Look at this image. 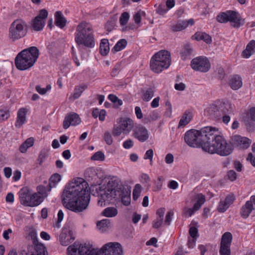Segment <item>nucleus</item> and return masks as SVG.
Wrapping results in <instances>:
<instances>
[{
  "label": "nucleus",
  "instance_id": "f257e3e1",
  "mask_svg": "<svg viewBox=\"0 0 255 255\" xmlns=\"http://www.w3.org/2000/svg\"><path fill=\"white\" fill-rule=\"evenodd\" d=\"M90 200L87 182L82 178L74 179L64 189L63 203L64 206L76 213L85 210Z\"/></svg>",
  "mask_w": 255,
  "mask_h": 255
},
{
  "label": "nucleus",
  "instance_id": "f03ea898",
  "mask_svg": "<svg viewBox=\"0 0 255 255\" xmlns=\"http://www.w3.org/2000/svg\"><path fill=\"white\" fill-rule=\"evenodd\" d=\"M96 190L100 197L98 202L100 206L105 205L106 201L110 202L113 199H120L126 206L130 204V190L117 177L110 178L106 184L99 185Z\"/></svg>",
  "mask_w": 255,
  "mask_h": 255
},
{
  "label": "nucleus",
  "instance_id": "7ed1b4c3",
  "mask_svg": "<svg viewBox=\"0 0 255 255\" xmlns=\"http://www.w3.org/2000/svg\"><path fill=\"white\" fill-rule=\"evenodd\" d=\"M75 40L78 45H83L88 48L95 46L92 25L86 21H82L76 27Z\"/></svg>",
  "mask_w": 255,
  "mask_h": 255
},
{
  "label": "nucleus",
  "instance_id": "20e7f679",
  "mask_svg": "<svg viewBox=\"0 0 255 255\" xmlns=\"http://www.w3.org/2000/svg\"><path fill=\"white\" fill-rule=\"evenodd\" d=\"M39 55L36 47L31 46L22 50L15 58V65L19 70H25L33 66Z\"/></svg>",
  "mask_w": 255,
  "mask_h": 255
},
{
  "label": "nucleus",
  "instance_id": "39448f33",
  "mask_svg": "<svg viewBox=\"0 0 255 255\" xmlns=\"http://www.w3.org/2000/svg\"><path fill=\"white\" fill-rule=\"evenodd\" d=\"M234 147L221 135L217 136L213 142L204 146L203 150L211 154L217 153L221 156H228L233 151Z\"/></svg>",
  "mask_w": 255,
  "mask_h": 255
},
{
  "label": "nucleus",
  "instance_id": "423d86ee",
  "mask_svg": "<svg viewBox=\"0 0 255 255\" xmlns=\"http://www.w3.org/2000/svg\"><path fill=\"white\" fill-rule=\"evenodd\" d=\"M171 64L170 53L166 50H161L155 53L150 60V68L159 73L168 68Z\"/></svg>",
  "mask_w": 255,
  "mask_h": 255
},
{
  "label": "nucleus",
  "instance_id": "0eeeda50",
  "mask_svg": "<svg viewBox=\"0 0 255 255\" xmlns=\"http://www.w3.org/2000/svg\"><path fill=\"white\" fill-rule=\"evenodd\" d=\"M18 194L21 204L24 206H37L43 201L41 196L26 186L21 188Z\"/></svg>",
  "mask_w": 255,
  "mask_h": 255
},
{
  "label": "nucleus",
  "instance_id": "6e6552de",
  "mask_svg": "<svg viewBox=\"0 0 255 255\" xmlns=\"http://www.w3.org/2000/svg\"><path fill=\"white\" fill-rule=\"evenodd\" d=\"M117 123V124L114 125L112 130V134L114 136H119L122 133L128 135L134 126L133 121L127 117L119 118Z\"/></svg>",
  "mask_w": 255,
  "mask_h": 255
},
{
  "label": "nucleus",
  "instance_id": "1a4fd4ad",
  "mask_svg": "<svg viewBox=\"0 0 255 255\" xmlns=\"http://www.w3.org/2000/svg\"><path fill=\"white\" fill-rule=\"evenodd\" d=\"M27 24L21 19L15 20L10 24L9 29V37L14 41L23 37L27 33Z\"/></svg>",
  "mask_w": 255,
  "mask_h": 255
},
{
  "label": "nucleus",
  "instance_id": "9d476101",
  "mask_svg": "<svg viewBox=\"0 0 255 255\" xmlns=\"http://www.w3.org/2000/svg\"><path fill=\"white\" fill-rule=\"evenodd\" d=\"M217 20L221 23H226L230 21L232 26L239 28L244 23L240 14L235 11L229 10L219 14L217 17Z\"/></svg>",
  "mask_w": 255,
  "mask_h": 255
},
{
  "label": "nucleus",
  "instance_id": "9b49d317",
  "mask_svg": "<svg viewBox=\"0 0 255 255\" xmlns=\"http://www.w3.org/2000/svg\"><path fill=\"white\" fill-rule=\"evenodd\" d=\"M184 140L187 144L192 147H202L203 144L199 130L192 129L184 134Z\"/></svg>",
  "mask_w": 255,
  "mask_h": 255
},
{
  "label": "nucleus",
  "instance_id": "f8f14e48",
  "mask_svg": "<svg viewBox=\"0 0 255 255\" xmlns=\"http://www.w3.org/2000/svg\"><path fill=\"white\" fill-rule=\"evenodd\" d=\"M201 134V138L203 140L202 149L203 150L204 146L205 145L210 144L217 136L216 132V129L211 127H205L199 130Z\"/></svg>",
  "mask_w": 255,
  "mask_h": 255
},
{
  "label": "nucleus",
  "instance_id": "ddd939ff",
  "mask_svg": "<svg viewBox=\"0 0 255 255\" xmlns=\"http://www.w3.org/2000/svg\"><path fill=\"white\" fill-rule=\"evenodd\" d=\"M191 66L195 71L207 72L209 70L211 65L210 61L206 57L199 56L192 60Z\"/></svg>",
  "mask_w": 255,
  "mask_h": 255
},
{
  "label": "nucleus",
  "instance_id": "4468645a",
  "mask_svg": "<svg viewBox=\"0 0 255 255\" xmlns=\"http://www.w3.org/2000/svg\"><path fill=\"white\" fill-rule=\"evenodd\" d=\"M103 255H123V251L121 245L117 242H110L105 244L101 248Z\"/></svg>",
  "mask_w": 255,
  "mask_h": 255
},
{
  "label": "nucleus",
  "instance_id": "2eb2a0df",
  "mask_svg": "<svg viewBox=\"0 0 255 255\" xmlns=\"http://www.w3.org/2000/svg\"><path fill=\"white\" fill-rule=\"evenodd\" d=\"M47 16L48 11L46 9L40 10L38 15L32 21V29L37 31L42 30L45 24V20Z\"/></svg>",
  "mask_w": 255,
  "mask_h": 255
},
{
  "label": "nucleus",
  "instance_id": "dca6fc26",
  "mask_svg": "<svg viewBox=\"0 0 255 255\" xmlns=\"http://www.w3.org/2000/svg\"><path fill=\"white\" fill-rule=\"evenodd\" d=\"M232 241V235L231 233L226 232L222 235L219 251L220 255H231Z\"/></svg>",
  "mask_w": 255,
  "mask_h": 255
},
{
  "label": "nucleus",
  "instance_id": "f3484780",
  "mask_svg": "<svg viewBox=\"0 0 255 255\" xmlns=\"http://www.w3.org/2000/svg\"><path fill=\"white\" fill-rule=\"evenodd\" d=\"M252 143V140L247 137L239 134L233 135L231 137V144L239 149H246Z\"/></svg>",
  "mask_w": 255,
  "mask_h": 255
},
{
  "label": "nucleus",
  "instance_id": "a211bd4d",
  "mask_svg": "<svg viewBox=\"0 0 255 255\" xmlns=\"http://www.w3.org/2000/svg\"><path fill=\"white\" fill-rule=\"evenodd\" d=\"M91 250L85 244H82L79 243H75L67 248L69 255H86Z\"/></svg>",
  "mask_w": 255,
  "mask_h": 255
},
{
  "label": "nucleus",
  "instance_id": "6ab92c4d",
  "mask_svg": "<svg viewBox=\"0 0 255 255\" xmlns=\"http://www.w3.org/2000/svg\"><path fill=\"white\" fill-rule=\"evenodd\" d=\"M132 135L141 142L146 141L149 137L147 129L141 125H137L134 126Z\"/></svg>",
  "mask_w": 255,
  "mask_h": 255
},
{
  "label": "nucleus",
  "instance_id": "aec40b11",
  "mask_svg": "<svg viewBox=\"0 0 255 255\" xmlns=\"http://www.w3.org/2000/svg\"><path fill=\"white\" fill-rule=\"evenodd\" d=\"M81 123V119L79 115L72 113L66 116L63 121V127L65 129L68 128L70 126H75Z\"/></svg>",
  "mask_w": 255,
  "mask_h": 255
},
{
  "label": "nucleus",
  "instance_id": "412c9836",
  "mask_svg": "<svg viewBox=\"0 0 255 255\" xmlns=\"http://www.w3.org/2000/svg\"><path fill=\"white\" fill-rule=\"evenodd\" d=\"M243 121L248 128H252L253 124L255 122V107L250 108L248 111L244 113Z\"/></svg>",
  "mask_w": 255,
  "mask_h": 255
},
{
  "label": "nucleus",
  "instance_id": "4be33fe9",
  "mask_svg": "<svg viewBox=\"0 0 255 255\" xmlns=\"http://www.w3.org/2000/svg\"><path fill=\"white\" fill-rule=\"evenodd\" d=\"M27 113V110L25 108H21L17 113L16 121L15 123V126L17 128H20L26 122V115Z\"/></svg>",
  "mask_w": 255,
  "mask_h": 255
},
{
  "label": "nucleus",
  "instance_id": "5701e85b",
  "mask_svg": "<svg viewBox=\"0 0 255 255\" xmlns=\"http://www.w3.org/2000/svg\"><path fill=\"white\" fill-rule=\"evenodd\" d=\"M255 52V40H252L247 45L246 49L242 53V57L249 58Z\"/></svg>",
  "mask_w": 255,
  "mask_h": 255
},
{
  "label": "nucleus",
  "instance_id": "b1692460",
  "mask_svg": "<svg viewBox=\"0 0 255 255\" xmlns=\"http://www.w3.org/2000/svg\"><path fill=\"white\" fill-rule=\"evenodd\" d=\"M88 88L86 84L76 86L74 88L73 93L69 97V100L74 101L80 97L83 91Z\"/></svg>",
  "mask_w": 255,
  "mask_h": 255
},
{
  "label": "nucleus",
  "instance_id": "393cba45",
  "mask_svg": "<svg viewBox=\"0 0 255 255\" xmlns=\"http://www.w3.org/2000/svg\"><path fill=\"white\" fill-rule=\"evenodd\" d=\"M193 51V49L191 45L188 44H185L180 52L181 59L183 60H186L190 58Z\"/></svg>",
  "mask_w": 255,
  "mask_h": 255
},
{
  "label": "nucleus",
  "instance_id": "a878e982",
  "mask_svg": "<svg viewBox=\"0 0 255 255\" xmlns=\"http://www.w3.org/2000/svg\"><path fill=\"white\" fill-rule=\"evenodd\" d=\"M34 252L31 255H48L46 247L41 243H38L33 244Z\"/></svg>",
  "mask_w": 255,
  "mask_h": 255
},
{
  "label": "nucleus",
  "instance_id": "bb28decb",
  "mask_svg": "<svg viewBox=\"0 0 255 255\" xmlns=\"http://www.w3.org/2000/svg\"><path fill=\"white\" fill-rule=\"evenodd\" d=\"M229 84L233 90H238L242 86V79L237 75H234L230 79Z\"/></svg>",
  "mask_w": 255,
  "mask_h": 255
},
{
  "label": "nucleus",
  "instance_id": "cd10ccee",
  "mask_svg": "<svg viewBox=\"0 0 255 255\" xmlns=\"http://www.w3.org/2000/svg\"><path fill=\"white\" fill-rule=\"evenodd\" d=\"M193 117L192 112L186 111L182 116L178 125V128L184 127L192 120Z\"/></svg>",
  "mask_w": 255,
  "mask_h": 255
},
{
  "label": "nucleus",
  "instance_id": "c85d7f7f",
  "mask_svg": "<svg viewBox=\"0 0 255 255\" xmlns=\"http://www.w3.org/2000/svg\"><path fill=\"white\" fill-rule=\"evenodd\" d=\"M253 209V205L251 204V202L247 201L241 209V216L244 218H247Z\"/></svg>",
  "mask_w": 255,
  "mask_h": 255
},
{
  "label": "nucleus",
  "instance_id": "c756f323",
  "mask_svg": "<svg viewBox=\"0 0 255 255\" xmlns=\"http://www.w3.org/2000/svg\"><path fill=\"white\" fill-rule=\"evenodd\" d=\"M55 22L56 25L61 28H63L66 23V20L64 17L61 11H56L55 13Z\"/></svg>",
  "mask_w": 255,
  "mask_h": 255
},
{
  "label": "nucleus",
  "instance_id": "7c9ffc66",
  "mask_svg": "<svg viewBox=\"0 0 255 255\" xmlns=\"http://www.w3.org/2000/svg\"><path fill=\"white\" fill-rule=\"evenodd\" d=\"M205 112L211 118H216L219 116V109L215 105H212L207 108Z\"/></svg>",
  "mask_w": 255,
  "mask_h": 255
},
{
  "label": "nucleus",
  "instance_id": "2f4dec72",
  "mask_svg": "<svg viewBox=\"0 0 255 255\" xmlns=\"http://www.w3.org/2000/svg\"><path fill=\"white\" fill-rule=\"evenodd\" d=\"M61 176L58 173L53 174L49 179L48 184V191H50L51 189L55 187L56 185L61 180Z\"/></svg>",
  "mask_w": 255,
  "mask_h": 255
},
{
  "label": "nucleus",
  "instance_id": "473e14b6",
  "mask_svg": "<svg viewBox=\"0 0 255 255\" xmlns=\"http://www.w3.org/2000/svg\"><path fill=\"white\" fill-rule=\"evenodd\" d=\"M100 50L101 55H107L109 52V43L107 39H103L100 43Z\"/></svg>",
  "mask_w": 255,
  "mask_h": 255
},
{
  "label": "nucleus",
  "instance_id": "72a5a7b5",
  "mask_svg": "<svg viewBox=\"0 0 255 255\" xmlns=\"http://www.w3.org/2000/svg\"><path fill=\"white\" fill-rule=\"evenodd\" d=\"M194 36L195 39L198 41L202 40L207 44H210L212 42L211 36L205 32H196Z\"/></svg>",
  "mask_w": 255,
  "mask_h": 255
},
{
  "label": "nucleus",
  "instance_id": "f704fd0d",
  "mask_svg": "<svg viewBox=\"0 0 255 255\" xmlns=\"http://www.w3.org/2000/svg\"><path fill=\"white\" fill-rule=\"evenodd\" d=\"M160 117L159 113L155 111L151 112L148 115L145 116L143 120L144 124H148L152 122L156 121Z\"/></svg>",
  "mask_w": 255,
  "mask_h": 255
},
{
  "label": "nucleus",
  "instance_id": "c9c22d12",
  "mask_svg": "<svg viewBox=\"0 0 255 255\" xmlns=\"http://www.w3.org/2000/svg\"><path fill=\"white\" fill-rule=\"evenodd\" d=\"M118 213L117 209L114 207L105 208L102 212V215L106 217L112 218L116 216Z\"/></svg>",
  "mask_w": 255,
  "mask_h": 255
},
{
  "label": "nucleus",
  "instance_id": "e433bc0d",
  "mask_svg": "<svg viewBox=\"0 0 255 255\" xmlns=\"http://www.w3.org/2000/svg\"><path fill=\"white\" fill-rule=\"evenodd\" d=\"M155 90L154 88L150 87L143 92L142 99L144 101H149L154 96Z\"/></svg>",
  "mask_w": 255,
  "mask_h": 255
},
{
  "label": "nucleus",
  "instance_id": "4c0bfd02",
  "mask_svg": "<svg viewBox=\"0 0 255 255\" xmlns=\"http://www.w3.org/2000/svg\"><path fill=\"white\" fill-rule=\"evenodd\" d=\"M195 199L196 202L194 205V208L199 210L205 201V196L201 193L197 194Z\"/></svg>",
  "mask_w": 255,
  "mask_h": 255
},
{
  "label": "nucleus",
  "instance_id": "58836bf2",
  "mask_svg": "<svg viewBox=\"0 0 255 255\" xmlns=\"http://www.w3.org/2000/svg\"><path fill=\"white\" fill-rule=\"evenodd\" d=\"M127 45V41L125 39L120 40L115 45L112 51L114 52H118L124 49Z\"/></svg>",
  "mask_w": 255,
  "mask_h": 255
},
{
  "label": "nucleus",
  "instance_id": "ea45409f",
  "mask_svg": "<svg viewBox=\"0 0 255 255\" xmlns=\"http://www.w3.org/2000/svg\"><path fill=\"white\" fill-rule=\"evenodd\" d=\"M199 249L201 252V255H213L212 247L209 245H200Z\"/></svg>",
  "mask_w": 255,
  "mask_h": 255
},
{
  "label": "nucleus",
  "instance_id": "a19ab883",
  "mask_svg": "<svg viewBox=\"0 0 255 255\" xmlns=\"http://www.w3.org/2000/svg\"><path fill=\"white\" fill-rule=\"evenodd\" d=\"M187 27V24L183 21H179L171 26L172 31L176 32L181 31Z\"/></svg>",
  "mask_w": 255,
  "mask_h": 255
},
{
  "label": "nucleus",
  "instance_id": "79ce46f5",
  "mask_svg": "<svg viewBox=\"0 0 255 255\" xmlns=\"http://www.w3.org/2000/svg\"><path fill=\"white\" fill-rule=\"evenodd\" d=\"M60 240L62 245L67 246L71 243V240L73 241L74 239H71L69 235L63 233L60 235Z\"/></svg>",
  "mask_w": 255,
  "mask_h": 255
},
{
  "label": "nucleus",
  "instance_id": "37998d69",
  "mask_svg": "<svg viewBox=\"0 0 255 255\" xmlns=\"http://www.w3.org/2000/svg\"><path fill=\"white\" fill-rule=\"evenodd\" d=\"M48 186L46 187L45 186L40 185L37 187V194L42 197L43 199L44 197H46L48 193L50 191H48Z\"/></svg>",
  "mask_w": 255,
  "mask_h": 255
},
{
  "label": "nucleus",
  "instance_id": "c03bdc74",
  "mask_svg": "<svg viewBox=\"0 0 255 255\" xmlns=\"http://www.w3.org/2000/svg\"><path fill=\"white\" fill-rule=\"evenodd\" d=\"M157 182H154V185L153 186V191L154 192H158L160 190H161L162 185H163V182L164 180V178L162 176H159L157 178Z\"/></svg>",
  "mask_w": 255,
  "mask_h": 255
},
{
  "label": "nucleus",
  "instance_id": "a18cd8bd",
  "mask_svg": "<svg viewBox=\"0 0 255 255\" xmlns=\"http://www.w3.org/2000/svg\"><path fill=\"white\" fill-rule=\"evenodd\" d=\"M141 188V186L139 184H135L132 193L133 199L134 200H136L140 196Z\"/></svg>",
  "mask_w": 255,
  "mask_h": 255
},
{
  "label": "nucleus",
  "instance_id": "49530a36",
  "mask_svg": "<svg viewBox=\"0 0 255 255\" xmlns=\"http://www.w3.org/2000/svg\"><path fill=\"white\" fill-rule=\"evenodd\" d=\"M84 175L85 178L88 180H90L96 176V173L95 169L93 168H89L87 169L85 171Z\"/></svg>",
  "mask_w": 255,
  "mask_h": 255
},
{
  "label": "nucleus",
  "instance_id": "de8ad7c7",
  "mask_svg": "<svg viewBox=\"0 0 255 255\" xmlns=\"http://www.w3.org/2000/svg\"><path fill=\"white\" fill-rule=\"evenodd\" d=\"M223 112L225 114H233L234 112V106L230 103L224 104Z\"/></svg>",
  "mask_w": 255,
  "mask_h": 255
},
{
  "label": "nucleus",
  "instance_id": "09e8293b",
  "mask_svg": "<svg viewBox=\"0 0 255 255\" xmlns=\"http://www.w3.org/2000/svg\"><path fill=\"white\" fill-rule=\"evenodd\" d=\"M129 18V14L127 12H124L120 17V23L122 25H126Z\"/></svg>",
  "mask_w": 255,
  "mask_h": 255
},
{
  "label": "nucleus",
  "instance_id": "8fccbe9b",
  "mask_svg": "<svg viewBox=\"0 0 255 255\" xmlns=\"http://www.w3.org/2000/svg\"><path fill=\"white\" fill-rule=\"evenodd\" d=\"M109 99L116 106H119L123 104V101L119 99L117 96L113 94H110L108 96Z\"/></svg>",
  "mask_w": 255,
  "mask_h": 255
},
{
  "label": "nucleus",
  "instance_id": "3c124183",
  "mask_svg": "<svg viewBox=\"0 0 255 255\" xmlns=\"http://www.w3.org/2000/svg\"><path fill=\"white\" fill-rule=\"evenodd\" d=\"M198 210V209H195L194 208V206H193V208H188L187 207L184 208L183 212L184 215L186 217H189L193 215L194 213Z\"/></svg>",
  "mask_w": 255,
  "mask_h": 255
},
{
  "label": "nucleus",
  "instance_id": "603ef678",
  "mask_svg": "<svg viewBox=\"0 0 255 255\" xmlns=\"http://www.w3.org/2000/svg\"><path fill=\"white\" fill-rule=\"evenodd\" d=\"M91 159L93 160L103 161L105 159V155L102 151H97L94 154Z\"/></svg>",
  "mask_w": 255,
  "mask_h": 255
},
{
  "label": "nucleus",
  "instance_id": "864d4df0",
  "mask_svg": "<svg viewBox=\"0 0 255 255\" xmlns=\"http://www.w3.org/2000/svg\"><path fill=\"white\" fill-rule=\"evenodd\" d=\"M110 222L108 219H104L98 222L97 226L100 229H105L110 225Z\"/></svg>",
  "mask_w": 255,
  "mask_h": 255
},
{
  "label": "nucleus",
  "instance_id": "5fc2aeb1",
  "mask_svg": "<svg viewBox=\"0 0 255 255\" xmlns=\"http://www.w3.org/2000/svg\"><path fill=\"white\" fill-rule=\"evenodd\" d=\"M51 86L50 85H48L46 86V88H41L40 86L37 85L35 87V89L36 91L41 95L45 94L48 91L51 89Z\"/></svg>",
  "mask_w": 255,
  "mask_h": 255
},
{
  "label": "nucleus",
  "instance_id": "6e6d98bb",
  "mask_svg": "<svg viewBox=\"0 0 255 255\" xmlns=\"http://www.w3.org/2000/svg\"><path fill=\"white\" fill-rule=\"evenodd\" d=\"M9 116V111L7 109L0 110V122L6 120Z\"/></svg>",
  "mask_w": 255,
  "mask_h": 255
},
{
  "label": "nucleus",
  "instance_id": "4d7b16f0",
  "mask_svg": "<svg viewBox=\"0 0 255 255\" xmlns=\"http://www.w3.org/2000/svg\"><path fill=\"white\" fill-rule=\"evenodd\" d=\"M189 233L191 238L196 239L199 237L198 229L195 227H191L190 228Z\"/></svg>",
  "mask_w": 255,
  "mask_h": 255
},
{
  "label": "nucleus",
  "instance_id": "13d9d810",
  "mask_svg": "<svg viewBox=\"0 0 255 255\" xmlns=\"http://www.w3.org/2000/svg\"><path fill=\"white\" fill-rule=\"evenodd\" d=\"M103 138L107 144L111 145L113 143V138L109 131H107L105 132Z\"/></svg>",
  "mask_w": 255,
  "mask_h": 255
},
{
  "label": "nucleus",
  "instance_id": "bf43d9fd",
  "mask_svg": "<svg viewBox=\"0 0 255 255\" xmlns=\"http://www.w3.org/2000/svg\"><path fill=\"white\" fill-rule=\"evenodd\" d=\"M153 154V150L152 149H149L146 151L143 157L144 159H149L151 165L152 162Z\"/></svg>",
  "mask_w": 255,
  "mask_h": 255
},
{
  "label": "nucleus",
  "instance_id": "052dcab7",
  "mask_svg": "<svg viewBox=\"0 0 255 255\" xmlns=\"http://www.w3.org/2000/svg\"><path fill=\"white\" fill-rule=\"evenodd\" d=\"M229 207L224 201H221L219 203L218 210L219 212L223 213L226 211Z\"/></svg>",
  "mask_w": 255,
  "mask_h": 255
},
{
  "label": "nucleus",
  "instance_id": "680f3d73",
  "mask_svg": "<svg viewBox=\"0 0 255 255\" xmlns=\"http://www.w3.org/2000/svg\"><path fill=\"white\" fill-rule=\"evenodd\" d=\"M144 14V12L143 11H139L136 12L134 14V15L133 16V20L134 21V22L136 24H138L140 22L141 19V15Z\"/></svg>",
  "mask_w": 255,
  "mask_h": 255
},
{
  "label": "nucleus",
  "instance_id": "e2e57ef3",
  "mask_svg": "<svg viewBox=\"0 0 255 255\" xmlns=\"http://www.w3.org/2000/svg\"><path fill=\"white\" fill-rule=\"evenodd\" d=\"M168 9L165 8L164 4H160L159 5L158 8L156 9L157 13L160 15H163L167 12Z\"/></svg>",
  "mask_w": 255,
  "mask_h": 255
},
{
  "label": "nucleus",
  "instance_id": "0e129e2a",
  "mask_svg": "<svg viewBox=\"0 0 255 255\" xmlns=\"http://www.w3.org/2000/svg\"><path fill=\"white\" fill-rule=\"evenodd\" d=\"M29 236L31 237V238L32 240L33 244H35L36 243H39L38 241L37 236V233L35 231H34V230L31 231L29 233Z\"/></svg>",
  "mask_w": 255,
  "mask_h": 255
},
{
  "label": "nucleus",
  "instance_id": "69168bd1",
  "mask_svg": "<svg viewBox=\"0 0 255 255\" xmlns=\"http://www.w3.org/2000/svg\"><path fill=\"white\" fill-rule=\"evenodd\" d=\"M163 221V219L156 218L153 222L152 227L155 229L159 228L162 225Z\"/></svg>",
  "mask_w": 255,
  "mask_h": 255
},
{
  "label": "nucleus",
  "instance_id": "338daca9",
  "mask_svg": "<svg viewBox=\"0 0 255 255\" xmlns=\"http://www.w3.org/2000/svg\"><path fill=\"white\" fill-rule=\"evenodd\" d=\"M139 179L140 182L143 183H148L150 181V178L149 175L145 173H142L140 176Z\"/></svg>",
  "mask_w": 255,
  "mask_h": 255
},
{
  "label": "nucleus",
  "instance_id": "774afa93",
  "mask_svg": "<svg viewBox=\"0 0 255 255\" xmlns=\"http://www.w3.org/2000/svg\"><path fill=\"white\" fill-rule=\"evenodd\" d=\"M235 197L233 195H229L226 197L224 201L229 207L233 203Z\"/></svg>",
  "mask_w": 255,
  "mask_h": 255
}]
</instances>
